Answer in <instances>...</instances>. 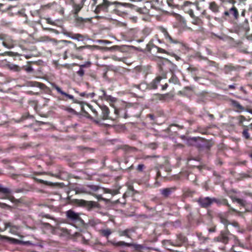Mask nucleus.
Masks as SVG:
<instances>
[{
  "label": "nucleus",
  "instance_id": "obj_1",
  "mask_svg": "<svg viewBox=\"0 0 252 252\" xmlns=\"http://www.w3.org/2000/svg\"><path fill=\"white\" fill-rule=\"evenodd\" d=\"M240 16L237 8L233 5L231 8L224 11L221 17L224 20L227 21L234 26L236 32H248L250 30L249 21L247 19H245L242 23L238 24Z\"/></svg>",
  "mask_w": 252,
  "mask_h": 252
},
{
  "label": "nucleus",
  "instance_id": "obj_2",
  "mask_svg": "<svg viewBox=\"0 0 252 252\" xmlns=\"http://www.w3.org/2000/svg\"><path fill=\"white\" fill-rule=\"evenodd\" d=\"M68 48L65 50L63 55V60H66L69 57L72 59L83 60V56L85 55L84 50L89 48V46H82L77 47V45L71 41V43Z\"/></svg>",
  "mask_w": 252,
  "mask_h": 252
},
{
  "label": "nucleus",
  "instance_id": "obj_3",
  "mask_svg": "<svg viewBox=\"0 0 252 252\" xmlns=\"http://www.w3.org/2000/svg\"><path fill=\"white\" fill-rule=\"evenodd\" d=\"M166 78V76H157L150 83H146L145 82H142L139 84H133L132 87L137 88L142 91L146 90H156L158 88V85L160 83L162 79Z\"/></svg>",
  "mask_w": 252,
  "mask_h": 252
},
{
  "label": "nucleus",
  "instance_id": "obj_4",
  "mask_svg": "<svg viewBox=\"0 0 252 252\" xmlns=\"http://www.w3.org/2000/svg\"><path fill=\"white\" fill-rule=\"evenodd\" d=\"M188 241V238L184 234L179 233L176 235V239L173 241L171 240H163L162 244L166 247L167 245H171L174 247H181Z\"/></svg>",
  "mask_w": 252,
  "mask_h": 252
},
{
  "label": "nucleus",
  "instance_id": "obj_5",
  "mask_svg": "<svg viewBox=\"0 0 252 252\" xmlns=\"http://www.w3.org/2000/svg\"><path fill=\"white\" fill-rule=\"evenodd\" d=\"M158 29L163 34L164 38L167 42L169 44H179L181 46L185 47V44L181 40L173 38L170 35L166 29L161 26L158 27Z\"/></svg>",
  "mask_w": 252,
  "mask_h": 252
},
{
  "label": "nucleus",
  "instance_id": "obj_6",
  "mask_svg": "<svg viewBox=\"0 0 252 252\" xmlns=\"http://www.w3.org/2000/svg\"><path fill=\"white\" fill-rule=\"evenodd\" d=\"M66 219L70 223L75 226L74 223H82L83 220L80 217L79 214L75 213L72 210H69L65 212Z\"/></svg>",
  "mask_w": 252,
  "mask_h": 252
},
{
  "label": "nucleus",
  "instance_id": "obj_7",
  "mask_svg": "<svg viewBox=\"0 0 252 252\" xmlns=\"http://www.w3.org/2000/svg\"><path fill=\"white\" fill-rule=\"evenodd\" d=\"M147 51L150 54L156 55L158 53L167 54V52L160 47H158L154 43V40L151 39L146 46Z\"/></svg>",
  "mask_w": 252,
  "mask_h": 252
},
{
  "label": "nucleus",
  "instance_id": "obj_8",
  "mask_svg": "<svg viewBox=\"0 0 252 252\" xmlns=\"http://www.w3.org/2000/svg\"><path fill=\"white\" fill-rule=\"evenodd\" d=\"M75 202L78 206L85 207L88 210L97 208L99 206V204L97 202L93 201H87L83 199H76Z\"/></svg>",
  "mask_w": 252,
  "mask_h": 252
},
{
  "label": "nucleus",
  "instance_id": "obj_9",
  "mask_svg": "<svg viewBox=\"0 0 252 252\" xmlns=\"http://www.w3.org/2000/svg\"><path fill=\"white\" fill-rule=\"evenodd\" d=\"M173 95L170 93L160 94L159 93L154 94L152 95L150 101L154 103H158L159 101L164 102L172 99Z\"/></svg>",
  "mask_w": 252,
  "mask_h": 252
},
{
  "label": "nucleus",
  "instance_id": "obj_10",
  "mask_svg": "<svg viewBox=\"0 0 252 252\" xmlns=\"http://www.w3.org/2000/svg\"><path fill=\"white\" fill-rule=\"evenodd\" d=\"M112 245L116 247L125 246L127 247H132L134 251L136 252H140L142 249V246L140 245L135 244L134 243H126L124 241H112Z\"/></svg>",
  "mask_w": 252,
  "mask_h": 252
},
{
  "label": "nucleus",
  "instance_id": "obj_11",
  "mask_svg": "<svg viewBox=\"0 0 252 252\" xmlns=\"http://www.w3.org/2000/svg\"><path fill=\"white\" fill-rule=\"evenodd\" d=\"M213 201L214 202L217 203L219 205H224V206H227L228 208V211L227 212V213L232 214L233 213H238L240 214V212L238 211V210H236L235 209L233 208L228 203V200L225 198H213Z\"/></svg>",
  "mask_w": 252,
  "mask_h": 252
},
{
  "label": "nucleus",
  "instance_id": "obj_12",
  "mask_svg": "<svg viewBox=\"0 0 252 252\" xmlns=\"http://www.w3.org/2000/svg\"><path fill=\"white\" fill-rule=\"evenodd\" d=\"M198 3L191 2L189 1H185L182 6L183 10L186 13L189 14V16H193L194 13L193 8L194 6L198 7Z\"/></svg>",
  "mask_w": 252,
  "mask_h": 252
},
{
  "label": "nucleus",
  "instance_id": "obj_13",
  "mask_svg": "<svg viewBox=\"0 0 252 252\" xmlns=\"http://www.w3.org/2000/svg\"><path fill=\"white\" fill-rule=\"evenodd\" d=\"M231 235V234L230 233L228 228H226V229L221 231L220 234L214 238V240L217 242H220L224 244H226L229 240V235Z\"/></svg>",
  "mask_w": 252,
  "mask_h": 252
},
{
  "label": "nucleus",
  "instance_id": "obj_14",
  "mask_svg": "<svg viewBox=\"0 0 252 252\" xmlns=\"http://www.w3.org/2000/svg\"><path fill=\"white\" fill-rule=\"evenodd\" d=\"M111 4V2L108 0H103L101 3L98 4L96 6L94 11L96 14H99L101 12H107L108 11V8Z\"/></svg>",
  "mask_w": 252,
  "mask_h": 252
},
{
  "label": "nucleus",
  "instance_id": "obj_15",
  "mask_svg": "<svg viewBox=\"0 0 252 252\" xmlns=\"http://www.w3.org/2000/svg\"><path fill=\"white\" fill-rule=\"evenodd\" d=\"M197 202L202 208H207L214 203L213 198L200 197L198 199Z\"/></svg>",
  "mask_w": 252,
  "mask_h": 252
},
{
  "label": "nucleus",
  "instance_id": "obj_16",
  "mask_svg": "<svg viewBox=\"0 0 252 252\" xmlns=\"http://www.w3.org/2000/svg\"><path fill=\"white\" fill-rule=\"evenodd\" d=\"M92 63L90 61L86 62L84 63L81 64H78L74 63V65H78L79 66V69L76 72V74L80 77H83L87 69H89Z\"/></svg>",
  "mask_w": 252,
  "mask_h": 252
},
{
  "label": "nucleus",
  "instance_id": "obj_17",
  "mask_svg": "<svg viewBox=\"0 0 252 252\" xmlns=\"http://www.w3.org/2000/svg\"><path fill=\"white\" fill-rule=\"evenodd\" d=\"M54 48L57 50H61L65 46H68V43H71V41L66 40H57L55 39H52Z\"/></svg>",
  "mask_w": 252,
  "mask_h": 252
},
{
  "label": "nucleus",
  "instance_id": "obj_18",
  "mask_svg": "<svg viewBox=\"0 0 252 252\" xmlns=\"http://www.w3.org/2000/svg\"><path fill=\"white\" fill-rule=\"evenodd\" d=\"M51 88L53 90H56L57 91V94H60L62 95L65 96L67 97V98L71 99L73 100L74 102H75L74 100V96L71 94H69L63 92L61 87L58 86L56 84L53 83L51 84Z\"/></svg>",
  "mask_w": 252,
  "mask_h": 252
},
{
  "label": "nucleus",
  "instance_id": "obj_19",
  "mask_svg": "<svg viewBox=\"0 0 252 252\" xmlns=\"http://www.w3.org/2000/svg\"><path fill=\"white\" fill-rule=\"evenodd\" d=\"M0 193L1 194L2 196L0 198L3 199H9L11 200L12 198H14L11 195V190L10 189L4 188L2 185L0 184Z\"/></svg>",
  "mask_w": 252,
  "mask_h": 252
},
{
  "label": "nucleus",
  "instance_id": "obj_20",
  "mask_svg": "<svg viewBox=\"0 0 252 252\" xmlns=\"http://www.w3.org/2000/svg\"><path fill=\"white\" fill-rule=\"evenodd\" d=\"M5 229L9 228V232L13 234H16L20 228V226L18 225L14 224L12 222H5L4 223Z\"/></svg>",
  "mask_w": 252,
  "mask_h": 252
},
{
  "label": "nucleus",
  "instance_id": "obj_21",
  "mask_svg": "<svg viewBox=\"0 0 252 252\" xmlns=\"http://www.w3.org/2000/svg\"><path fill=\"white\" fill-rule=\"evenodd\" d=\"M101 110V117L103 120H113V118L110 115V110L108 107L105 105L99 106Z\"/></svg>",
  "mask_w": 252,
  "mask_h": 252
},
{
  "label": "nucleus",
  "instance_id": "obj_22",
  "mask_svg": "<svg viewBox=\"0 0 252 252\" xmlns=\"http://www.w3.org/2000/svg\"><path fill=\"white\" fill-rule=\"evenodd\" d=\"M135 229L134 227L127 228L123 230H119L118 234L121 237L125 236L126 238L132 239L131 234L135 232Z\"/></svg>",
  "mask_w": 252,
  "mask_h": 252
},
{
  "label": "nucleus",
  "instance_id": "obj_23",
  "mask_svg": "<svg viewBox=\"0 0 252 252\" xmlns=\"http://www.w3.org/2000/svg\"><path fill=\"white\" fill-rule=\"evenodd\" d=\"M75 1L76 5H74V15L76 16L83 7L86 0H75Z\"/></svg>",
  "mask_w": 252,
  "mask_h": 252
},
{
  "label": "nucleus",
  "instance_id": "obj_24",
  "mask_svg": "<svg viewBox=\"0 0 252 252\" xmlns=\"http://www.w3.org/2000/svg\"><path fill=\"white\" fill-rule=\"evenodd\" d=\"M7 36L5 34L0 35V44H1L3 46L7 48H11L13 47V43L12 42H7Z\"/></svg>",
  "mask_w": 252,
  "mask_h": 252
},
{
  "label": "nucleus",
  "instance_id": "obj_25",
  "mask_svg": "<svg viewBox=\"0 0 252 252\" xmlns=\"http://www.w3.org/2000/svg\"><path fill=\"white\" fill-rule=\"evenodd\" d=\"M175 187L167 188L160 189L161 194L165 198H167L171 193L175 191Z\"/></svg>",
  "mask_w": 252,
  "mask_h": 252
},
{
  "label": "nucleus",
  "instance_id": "obj_26",
  "mask_svg": "<svg viewBox=\"0 0 252 252\" xmlns=\"http://www.w3.org/2000/svg\"><path fill=\"white\" fill-rule=\"evenodd\" d=\"M240 68V65L234 66L232 64L230 63L224 65V71L225 73L228 74L232 71H235L238 70Z\"/></svg>",
  "mask_w": 252,
  "mask_h": 252
},
{
  "label": "nucleus",
  "instance_id": "obj_27",
  "mask_svg": "<svg viewBox=\"0 0 252 252\" xmlns=\"http://www.w3.org/2000/svg\"><path fill=\"white\" fill-rule=\"evenodd\" d=\"M231 105L233 107L234 110L238 112H240L243 111L245 109L243 106H242L240 103L234 100H231Z\"/></svg>",
  "mask_w": 252,
  "mask_h": 252
},
{
  "label": "nucleus",
  "instance_id": "obj_28",
  "mask_svg": "<svg viewBox=\"0 0 252 252\" xmlns=\"http://www.w3.org/2000/svg\"><path fill=\"white\" fill-rule=\"evenodd\" d=\"M101 91L102 93L101 95V97L102 99H104L107 101H110L111 102H114L116 101V98L112 97V96H111L110 95H108L106 94V92L104 90H102Z\"/></svg>",
  "mask_w": 252,
  "mask_h": 252
},
{
  "label": "nucleus",
  "instance_id": "obj_29",
  "mask_svg": "<svg viewBox=\"0 0 252 252\" xmlns=\"http://www.w3.org/2000/svg\"><path fill=\"white\" fill-rule=\"evenodd\" d=\"M190 16L192 19L191 23L193 25L200 26L203 24L202 19L199 17L195 16L194 13H193V16Z\"/></svg>",
  "mask_w": 252,
  "mask_h": 252
},
{
  "label": "nucleus",
  "instance_id": "obj_30",
  "mask_svg": "<svg viewBox=\"0 0 252 252\" xmlns=\"http://www.w3.org/2000/svg\"><path fill=\"white\" fill-rule=\"evenodd\" d=\"M66 35L73 39H76L78 41L83 40V36L79 33H73L72 32H68Z\"/></svg>",
  "mask_w": 252,
  "mask_h": 252
},
{
  "label": "nucleus",
  "instance_id": "obj_31",
  "mask_svg": "<svg viewBox=\"0 0 252 252\" xmlns=\"http://www.w3.org/2000/svg\"><path fill=\"white\" fill-rule=\"evenodd\" d=\"M209 9L214 13L219 11V6L215 1H212L209 4Z\"/></svg>",
  "mask_w": 252,
  "mask_h": 252
},
{
  "label": "nucleus",
  "instance_id": "obj_32",
  "mask_svg": "<svg viewBox=\"0 0 252 252\" xmlns=\"http://www.w3.org/2000/svg\"><path fill=\"white\" fill-rule=\"evenodd\" d=\"M176 18L181 26H187V21L184 17L180 15V14H177L176 16Z\"/></svg>",
  "mask_w": 252,
  "mask_h": 252
},
{
  "label": "nucleus",
  "instance_id": "obj_33",
  "mask_svg": "<svg viewBox=\"0 0 252 252\" xmlns=\"http://www.w3.org/2000/svg\"><path fill=\"white\" fill-rule=\"evenodd\" d=\"M100 234L106 238H108L110 235L112 233L111 230L109 229H101L99 230Z\"/></svg>",
  "mask_w": 252,
  "mask_h": 252
},
{
  "label": "nucleus",
  "instance_id": "obj_34",
  "mask_svg": "<svg viewBox=\"0 0 252 252\" xmlns=\"http://www.w3.org/2000/svg\"><path fill=\"white\" fill-rule=\"evenodd\" d=\"M219 218L220 221L224 225L225 229H226V228H227L228 225L229 224L230 222L222 215H220L219 216Z\"/></svg>",
  "mask_w": 252,
  "mask_h": 252
},
{
  "label": "nucleus",
  "instance_id": "obj_35",
  "mask_svg": "<svg viewBox=\"0 0 252 252\" xmlns=\"http://www.w3.org/2000/svg\"><path fill=\"white\" fill-rule=\"evenodd\" d=\"M169 82L174 84H178L180 83V80L175 75L173 74L171 77L169 79Z\"/></svg>",
  "mask_w": 252,
  "mask_h": 252
},
{
  "label": "nucleus",
  "instance_id": "obj_36",
  "mask_svg": "<svg viewBox=\"0 0 252 252\" xmlns=\"http://www.w3.org/2000/svg\"><path fill=\"white\" fill-rule=\"evenodd\" d=\"M80 95L83 97H85L86 98H93L94 95L95 94L94 93H87L86 92H83L81 93L80 94Z\"/></svg>",
  "mask_w": 252,
  "mask_h": 252
},
{
  "label": "nucleus",
  "instance_id": "obj_37",
  "mask_svg": "<svg viewBox=\"0 0 252 252\" xmlns=\"http://www.w3.org/2000/svg\"><path fill=\"white\" fill-rule=\"evenodd\" d=\"M65 3L66 4L71 5L72 6L73 9H72V12L73 14H74V5H76L75 1V0H64Z\"/></svg>",
  "mask_w": 252,
  "mask_h": 252
},
{
  "label": "nucleus",
  "instance_id": "obj_38",
  "mask_svg": "<svg viewBox=\"0 0 252 252\" xmlns=\"http://www.w3.org/2000/svg\"><path fill=\"white\" fill-rule=\"evenodd\" d=\"M237 119L239 120L238 125L239 126H244L245 127H247V126H244L243 124V122H244V121H245L246 120V118H245V117H244L243 115H240V116H239L238 117Z\"/></svg>",
  "mask_w": 252,
  "mask_h": 252
},
{
  "label": "nucleus",
  "instance_id": "obj_39",
  "mask_svg": "<svg viewBox=\"0 0 252 252\" xmlns=\"http://www.w3.org/2000/svg\"><path fill=\"white\" fill-rule=\"evenodd\" d=\"M8 67L10 69L14 70L15 71H19L20 70V67L19 66L15 64H10L9 63Z\"/></svg>",
  "mask_w": 252,
  "mask_h": 252
},
{
  "label": "nucleus",
  "instance_id": "obj_40",
  "mask_svg": "<svg viewBox=\"0 0 252 252\" xmlns=\"http://www.w3.org/2000/svg\"><path fill=\"white\" fill-rule=\"evenodd\" d=\"M242 135L246 139H249L250 138V136L248 132V129L247 128V126L245 127V128L243 130Z\"/></svg>",
  "mask_w": 252,
  "mask_h": 252
},
{
  "label": "nucleus",
  "instance_id": "obj_41",
  "mask_svg": "<svg viewBox=\"0 0 252 252\" xmlns=\"http://www.w3.org/2000/svg\"><path fill=\"white\" fill-rule=\"evenodd\" d=\"M9 62L7 61L6 59H3L0 60V66L5 67L8 66Z\"/></svg>",
  "mask_w": 252,
  "mask_h": 252
},
{
  "label": "nucleus",
  "instance_id": "obj_42",
  "mask_svg": "<svg viewBox=\"0 0 252 252\" xmlns=\"http://www.w3.org/2000/svg\"><path fill=\"white\" fill-rule=\"evenodd\" d=\"M75 21L78 24H83L86 22V21L83 18L79 17H76Z\"/></svg>",
  "mask_w": 252,
  "mask_h": 252
},
{
  "label": "nucleus",
  "instance_id": "obj_43",
  "mask_svg": "<svg viewBox=\"0 0 252 252\" xmlns=\"http://www.w3.org/2000/svg\"><path fill=\"white\" fill-rule=\"evenodd\" d=\"M89 107L91 109L92 111L93 112V113L94 114L95 117L96 118H98V112L95 109H94L92 106L89 105Z\"/></svg>",
  "mask_w": 252,
  "mask_h": 252
},
{
  "label": "nucleus",
  "instance_id": "obj_44",
  "mask_svg": "<svg viewBox=\"0 0 252 252\" xmlns=\"http://www.w3.org/2000/svg\"><path fill=\"white\" fill-rule=\"evenodd\" d=\"M190 91L191 89L190 87H185L183 90L179 91V94H182L183 95L186 94V91Z\"/></svg>",
  "mask_w": 252,
  "mask_h": 252
},
{
  "label": "nucleus",
  "instance_id": "obj_45",
  "mask_svg": "<svg viewBox=\"0 0 252 252\" xmlns=\"http://www.w3.org/2000/svg\"><path fill=\"white\" fill-rule=\"evenodd\" d=\"M157 147L158 146L155 143H151L148 144V147L153 150L156 149Z\"/></svg>",
  "mask_w": 252,
  "mask_h": 252
},
{
  "label": "nucleus",
  "instance_id": "obj_46",
  "mask_svg": "<svg viewBox=\"0 0 252 252\" xmlns=\"http://www.w3.org/2000/svg\"><path fill=\"white\" fill-rule=\"evenodd\" d=\"M145 168V166L144 164H139L137 167V170L138 172H142L143 169Z\"/></svg>",
  "mask_w": 252,
  "mask_h": 252
},
{
  "label": "nucleus",
  "instance_id": "obj_47",
  "mask_svg": "<svg viewBox=\"0 0 252 252\" xmlns=\"http://www.w3.org/2000/svg\"><path fill=\"white\" fill-rule=\"evenodd\" d=\"M35 180L39 183H40V184H44V185H49V183L47 181H44L42 179H37V178H35Z\"/></svg>",
  "mask_w": 252,
  "mask_h": 252
},
{
  "label": "nucleus",
  "instance_id": "obj_48",
  "mask_svg": "<svg viewBox=\"0 0 252 252\" xmlns=\"http://www.w3.org/2000/svg\"><path fill=\"white\" fill-rule=\"evenodd\" d=\"M236 202H237L242 206H245V201L242 199L239 198L238 199H236Z\"/></svg>",
  "mask_w": 252,
  "mask_h": 252
},
{
  "label": "nucleus",
  "instance_id": "obj_49",
  "mask_svg": "<svg viewBox=\"0 0 252 252\" xmlns=\"http://www.w3.org/2000/svg\"><path fill=\"white\" fill-rule=\"evenodd\" d=\"M122 148L125 151H128L130 149H134V148L130 147L127 145H124L122 147Z\"/></svg>",
  "mask_w": 252,
  "mask_h": 252
},
{
  "label": "nucleus",
  "instance_id": "obj_50",
  "mask_svg": "<svg viewBox=\"0 0 252 252\" xmlns=\"http://www.w3.org/2000/svg\"><path fill=\"white\" fill-rule=\"evenodd\" d=\"M33 83L34 84L33 85H34L36 87H39L40 88H42V86L44 85L42 83H38V82H33Z\"/></svg>",
  "mask_w": 252,
  "mask_h": 252
},
{
  "label": "nucleus",
  "instance_id": "obj_51",
  "mask_svg": "<svg viewBox=\"0 0 252 252\" xmlns=\"http://www.w3.org/2000/svg\"><path fill=\"white\" fill-rule=\"evenodd\" d=\"M229 224H231L232 226L236 228L239 227V224L237 221H233L230 223Z\"/></svg>",
  "mask_w": 252,
  "mask_h": 252
},
{
  "label": "nucleus",
  "instance_id": "obj_52",
  "mask_svg": "<svg viewBox=\"0 0 252 252\" xmlns=\"http://www.w3.org/2000/svg\"><path fill=\"white\" fill-rule=\"evenodd\" d=\"M25 70L27 72H32L33 71V69L31 65L27 66L25 68Z\"/></svg>",
  "mask_w": 252,
  "mask_h": 252
},
{
  "label": "nucleus",
  "instance_id": "obj_53",
  "mask_svg": "<svg viewBox=\"0 0 252 252\" xmlns=\"http://www.w3.org/2000/svg\"><path fill=\"white\" fill-rule=\"evenodd\" d=\"M168 87V84L167 83H165V84L161 85V90L165 91Z\"/></svg>",
  "mask_w": 252,
  "mask_h": 252
},
{
  "label": "nucleus",
  "instance_id": "obj_54",
  "mask_svg": "<svg viewBox=\"0 0 252 252\" xmlns=\"http://www.w3.org/2000/svg\"><path fill=\"white\" fill-rule=\"evenodd\" d=\"M119 111H120L119 109L115 108V109H114V113H115V114L116 115V118H115L118 117V116L119 115Z\"/></svg>",
  "mask_w": 252,
  "mask_h": 252
},
{
  "label": "nucleus",
  "instance_id": "obj_55",
  "mask_svg": "<svg viewBox=\"0 0 252 252\" xmlns=\"http://www.w3.org/2000/svg\"><path fill=\"white\" fill-rule=\"evenodd\" d=\"M216 226H214L209 228L208 230L210 232H214L216 231Z\"/></svg>",
  "mask_w": 252,
  "mask_h": 252
},
{
  "label": "nucleus",
  "instance_id": "obj_56",
  "mask_svg": "<svg viewBox=\"0 0 252 252\" xmlns=\"http://www.w3.org/2000/svg\"><path fill=\"white\" fill-rule=\"evenodd\" d=\"M2 55H8L9 56H13L14 55V53L12 52H5Z\"/></svg>",
  "mask_w": 252,
  "mask_h": 252
},
{
  "label": "nucleus",
  "instance_id": "obj_57",
  "mask_svg": "<svg viewBox=\"0 0 252 252\" xmlns=\"http://www.w3.org/2000/svg\"><path fill=\"white\" fill-rule=\"evenodd\" d=\"M84 113L85 114V117H86L87 118H88L89 119H92V116L87 112L84 111Z\"/></svg>",
  "mask_w": 252,
  "mask_h": 252
},
{
  "label": "nucleus",
  "instance_id": "obj_58",
  "mask_svg": "<svg viewBox=\"0 0 252 252\" xmlns=\"http://www.w3.org/2000/svg\"><path fill=\"white\" fill-rule=\"evenodd\" d=\"M161 173L160 172V171L159 170H158L157 172V175H156V180L157 181V179L158 178L161 177ZM157 181H156L157 182Z\"/></svg>",
  "mask_w": 252,
  "mask_h": 252
},
{
  "label": "nucleus",
  "instance_id": "obj_59",
  "mask_svg": "<svg viewBox=\"0 0 252 252\" xmlns=\"http://www.w3.org/2000/svg\"><path fill=\"white\" fill-rule=\"evenodd\" d=\"M181 174H180V175H175L173 177V180H179L180 179V178H181Z\"/></svg>",
  "mask_w": 252,
  "mask_h": 252
},
{
  "label": "nucleus",
  "instance_id": "obj_60",
  "mask_svg": "<svg viewBox=\"0 0 252 252\" xmlns=\"http://www.w3.org/2000/svg\"><path fill=\"white\" fill-rule=\"evenodd\" d=\"M246 10L245 9H243L241 12V16L242 17H245L246 15Z\"/></svg>",
  "mask_w": 252,
  "mask_h": 252
},
{
  "label": "nucleus",
  "instance_id": "obj_61",
  "mask_svg": "<svg viewBox=\"0 0 252 252\" xmlns=\"http://www.w3.org/2000/svg\"><path fill=\"white\" fill-rule=\"evenodd\" d=\"M232 201L233 202H236V199H238L239 198L236 197H234V196H231L230 197Z\"/></svg>",
  "mask_w": 252,
  "mask_h": 252
},
{
  "label": "nucleus",
  "instance_id": "obj_62",
  "mask_svg": "<svg viewBox=\"0 0 252 252\" xmlns=\"http://www.w3.org/2000/svg\"><path fill=\"white\" fill-rule=\"evenodd\" d=\"M143 9L142 8H137L136 9V11L140 13H143Z\"/></svg>",
  "mask_w": 252,
  "mask_h": 252
},
{
  "label": "nucleus",
  "instance_id": "obj_63",
  "mask_svg": "<svg viewBox=\"0 0 252 252\" xmlns=\"http://www.w3.org/2000/svg\"><path fill=\"white\" fill-rule=\"evenodd\" d=\"M201 15H204L206 17H208V16L207 15V11L205 10H203V11L201 13Z\"/></svg>",
  "mask_w": 252,
  "mask_h": 252
},
{
  "label": "nucleus",
  "instance_id": "obj_64",
  "mask_svg": "<svg viewBox=\"0 0 252 252\" xmlns=\"http://www.w3.org/2000/svg\"><path fill=\"white\" fill-rule=\"evenodd\" d=\"M248 76L251 78L252 79V70H250L249 72L247 73Z\"/></svg>",
  "mask_w": 252,
  "mask_h": 252
}]
</instances>
